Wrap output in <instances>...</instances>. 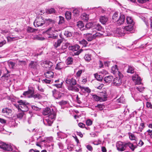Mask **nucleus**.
Instances as JSON below:
<instances>
[{"label": "nucleus", "mask_w": 152, "mask_h": 152, "mask_svg": "<svg viewBox=\"0 0 152 152\" xmlns=\"http://www.w3.org/2000/svg\"><path fill=\"white\" fill-rule=\"evenodd\" d=\"M102 29V27L99 24H93L92 26V32L96 31H101Z\"/></svg>", "instance_id": "14"}, {"label": "nucleus", "mask_w": 152, "mask_h": 152, "mask_svg": "<svg viewBox=\"0 0 152 152\" xmlns=\"http://www.w3.org/2000/svg\"><path fill=\"white\" fill-rule=\"evenodd\" d=\"M92 33H88L84 34V37L88 42L91 41L97 37H100L102 34L96 32L95 34L93 35L92 34Z\"/></svg>", "instance_id": "5"}, {"label": "nucleus", "mask_w": 152, "mask_h": 152, "mask_svg": "<svg viewBox=\"0 0 152 152\" xmlns=\"http://www.w3.org/2000/svg\"><path fill=\"white\" fill-rule=\"evenodd\" d=\"M77 25L80 30H81V28L84 27V25L82 21H79L77 22Z\"/></svg>", "instance_id": "35"}, {"label": "nucleus", "mask_w": 152, "mask_h": 152, "mask_svg": "<svg viewBox=\"0 0 152 152\" xmlns=\"http://www.w3.org/2000/svg\"><path fill=\"white\" fill-rule=\"evenodd\" d=\"M18 103L19 104H14V106L18 110H20L22 112H26L28 110V108L27 105L29 104V103L25 101L20 100L18 101Z\"/></svg>", "instance_id": "3"}, {"label": "nucleus", "mask_w": 152, "mask_h": 152, "mask_svg": "<svg viewBox=\"0 0 152 152\" xmlns=\"http://www.w3.org/2000/svg\"><path fill=\"white\" fill-rule=\"evenodd\" d=\"M116 146L118 151H124L126 148V143L119 141L116 143Z\"/></svg>", "instance_id": "8"}, {"label": "nucleus", "mask_w": 152, "mask_h": 152, "mask_svg": "<svg viewBox=\"0 0 152 152\" xmlns=\"http://www.w3.org/2000/svg\"><path fill=\"white\" fill-rule=\"evenodd\" d=\"M31 107L34 110H39V107L34 105L32 106Z\"/></svg>", "instance_id": "61"}, {"label": "nucleus", "mask_w": 152, "mask_h": 152, "mask_svg": "<svg viewBox=\"0 0 152 152\" xmlns=\"http://www.w3.org/2000/svg\"><path fill=\"white\" fill-rule=\"evenodd\" d=\"M33 91H34L32 90L29 89L28 91L24 92L23 94V95L29 98H31L30 96L32 95Z\"/></svg>", "instance_id": "18"}, {"label": "nucleus", "mask_w": 152, "mask_h": 152, "mask_svg": "<svg viewBox=\"0 0 152 152\" xmlns=\"http://www.w3.org/2000/svg\"><path fill=\"white\" fill-rule=\"evenodd\" d=\"M35 29L31 27H28L27 29V31L28 32H33Z\"/></svg>", "instance_id": "51"}, {"label": "nucleus", "mask_w": 152, "mask_h": 152, "mask_svg": "<svg viewBox=\"0 0 152 152\" xmlns=\"http://www.w3.org/2000/svg\"><path fill=\"white\" fill-rule=\"evenodd\" d=\"M38 63L37 61H31L28 65L29 68L32 69H37Z\"/></svg>", "instance_id": "12"}, {"label": "nucleus", "mask_w": 152, "mask_h": 152, "mask_svg": "<svg viewBox=\"0 0 152 152\" xmlns=\"http://www.w3.org/2000/svg\"><path fill=\"white\" fill-rule=\"evenodd\" d=\"M64 66V64L63 62H60L57 64L55 69H56L61 70L63 69Z\"/></svg>", "instance_id": "21"}, {"label": "nucleus", "mask_w": 152, "mask_h": 152, "mask_svg": "<svg viewBox=\"0 0 152 152\" xmlns=\"http://www.w3.org/2000/svg\"><path fill=\"white\" fill-rule=\"evenodd\" d=\"M104 105L102 104H98L97 106H96V107H98L100 110H102L103 109Z\"/></svg>", "instance_id": "55"}, {"label": "nucleus", "mask_w": 152, "mask_h": 152, "mask_svg": "<svg viewBox=\"0 0 152 152\" xmlns=\"http://www.w3.org/2000/svg\"><path fill=\"white\" fill-rule=\"evenodd\" d=\"M83 16L85 17V18H84V19L86 20H88V15L86 14H83Z\"/></svg>", "instance_id": "64"}, {"label": "nucleus", "mask_w": 152, "mask_h": 152, "mask_svg": "<svg viewBox=\"0 0 152 152\" xmlns=\"http://www.w3.org/2000/svg\"><path fill=\"white\" fill-rule=\"evenodd\" d=\"M101 97H99L96 95H93V97L94 100L96 101H99L100 102L104 101L107 100V95L106 94H103L101 95Z\"/></svg>", "instance_id": "11"}, {"label": "nucleus", "mask_w": 152, "mask_h": 152, "mask_svg": "<svg viewBox=\"0 0 152 152\" xmlns=\"http://www.w3.org/2000/svg\"><path fill=\"white\" fill-rule=\"evenodd\" d=\"M42 114L45 115H48V116L44 120L43 123L45 124L48 126H51L53 123L56 117V113L53 109L47 107L44 109Z\"/></svg>", "instance_id": "1"}, {"label": "nucleus", "mask_w": 152, "mask_h": 152, "mask_svg": "<svg viewBox=\"0 0 152 152\" xmlns=\"http://www.w3.org/2000/svg\"><path fill=\"white\" fill-rule=\"evenodd\" d=\"M137 2L140 4L146 3L147 2H148L149 0H137Z\"/></svg>", "instance_id": "49"}, {"label": "nucleus", "mask_w": 152, "mask_h": 152, "mask_svg": "<svg viewBox=\"0 0 152 152\" xmlns=\"http://www.w3.org/2000/svg\"><path fill=\"white\" fill-rule=\"evenodd\" d=\"M0 148L5 151H11L12 150V147L10 145L6 144L0 141Z\"/></svg>", "instance_id": "9"}, {"label": "nucleus", "mask_w": 152, "mask_h": 152, "mask_svg": "<svg viewBox=\"0 0 152 152\" xmlns=\"http://www.w3.org/2000/svg\"><path fill=\"white\" fill-rule=\"evenodd\" d=\"M59 20L58 23L59 24H61L64 23V18L61 16H59Z\"/></svg>", "instance_id": "45"}, {"label": "nucleus", "mask_w": 152, "mask_h": 152, "mask_svg": "<svg viewBox=\"0 0 152 152\" xmlns=\"http://www.w3.org/2000/svg\"><path fill=\"white\" fill-rule=\"evenodd\" d=\"M69 43H67L64 44V45H63L61 48L62 49H65L67 48L69 46Z\"/></svg>", "instance_id": "52"}, {"label": "nucleus", "mask_w": 152, "mask_h": 152, "mask_svg": "<svg viewBox=\"0 0 152 152\" xmlns=\"http://www.w3.org/2000/svg\"><path fill=\"white\" fill-rule=\"evenodd\" d=\"M23 112L22 111L21 113H18L17 114V116L18 118L21 119L22 118L24 114Z\"/></svg>", "instance_id": "43"}, {"label": "nucleus", "mask_w": 152, "mask_h": 152, "mask_svg": "<svg viewBox=\"0 0 152 152\" xmlns=\"http://www.w3.org/2000/svg\"><path fill=\"white\" fill-rule=\"evenodd\" d=\"M132 79L133 81H135L136 84H140L141 83V78L138 75H133Z\"/></svg>", "instance_id": "13"}, {"label": "nucleus", "mask_w": 152, "mask_h": 152, "mask_svg": "<svg viewBox=\"0 0 152 152\" xmlns=\"http://www.w3.org/2000/svg\"><path fill=\"white\" fill-rule=\"evenodd\" d=\"M45 11L46 13L49 14L55 13L56 12V11L53 8L47 9L45 10Z\"/></svg>", "instance_id": "28"}, {"label": "nucleus", "mask_w": 152, "mask_h": 152, "mask_svg": "<svg viewBox=\"0 0 152 152\" xmlns=\"http://www.w3.org/2000/svg\"><path fill=\"white\" fill-rule=\"evenodd\" d=\"M91 55L86 54L84 57V58L86 61H89L91 59Z\"/></svg>", "instance_id": "37"}, {"label": "nucleus", "mask_w": 152, "mask_h": 152, "mask_svg": "<svg viewBox=\"0 0 152 152\" xmlns=\"http://www.w3.org/2000/svg\"><path fill=\"white\" fill-rule=\"evenodd\" d=\"M54 28L52 26L51 27L49 28L46 31L48 35V37L53 39L57 38L58 37L57 34H54V31H55Z\"/></svg>", "instance_id": "4"}, {"label": "nucleus", "mask_w": 152, "mask_h": 152, "mask_svg": "<svg viewBox=\"0 0 152 152\" xmlns=\"http://www.w3.org/2000/svg\"><path fill=\"white\" fill-rule=\"evenodd\" d=\"M136 89L137 90L140 92H142L144 90V88L142 87H140L139 86L138 87H137L136 88Z\"/></svg>", "instance_id": "60"}, {"label": "nucleus", "mask_w": 152, "mask_h": 152, "mask_svg": "<svg viewBox=\"0 0 152 152\" xmlns=\"http://www.w3.org/2000/svg\"><path fill=\"white\" fill-rule=\"evenodd\" d=\"M64 34L67 37H70L72 36V33L71 32L66 31L64 32Z\"/></svg>", "instance_id": "39"}, {"label": "nucleus", "mask_w": 152, "mask_h": 152, "mask_svg": "<svg viewBox=\"0 0 152 152\" xmlns=\"http://www.w3.org/2000/svg\"><path fill=\"white\" fill-rule=\"evenodd\" d=\"M65 16L66 19L67 20H69L71 18V13L70 12H66L65 13Z\"/></svg>", "instance_id": "32"}, {"label": "nucleus", "mask_w": 152, "mask_h": 152, "mask_svg": "<svg viewBox=\"0 0 152 152\" xmlns=\"http://www.w3.org/2000/svg\"><path fill=\"white\" fill-rule=\"evenodd\" d=\"M145 127L144 123H141L140 124V126L138 128V131L141 132Z\"/></svg>", "instance_id": "46"}, {"label": "nucleus", "mask_w": 152, "mask_h": 152, "mask_svg": "<svg viewBox=\"0 0 152 152\" xmlns=\"http://www.w3.org/2000/svg\"><path fill=\"white\" fill-rule=\"evenodd\" d=\"M146 105L147 107L151 109H152V105L150 102H147Z\"/></svg>", "instance_id": "56"}, {"label": "nucleus", "mask_w": 152, "mask_h": 152, "mask_svg": "<svg viewBox=\"0 0 152 152\" xmlns=\"http://www.w3.org/2000/svg\"><path fill=\"white\" fill-rule=\"evenodd\" d=\"M113 79V76L110 75L104 77V80L106 83H110L112 81Z\"/></svg>", "instance_id": "24"}, {"label": "nucleus", "mask_w": 152, "mask_h": 152, "mask_svg": "<svg viewBox=\"0 0 152 152\" xmlns=\"http://www.w3.org/2000/svg\"><path fill=\"white\" fill-rule=\"evenodd\" d=\"M8 64L10 68L13 69L14 68V66H15V63L13 62L10 61L9 62Z\"/></svg>", "instance_id": "48"}, {"label": "nucleus", "mask_w": 152, "mask_h": 152, "mask_svg": "<svg viewBox=\"0 0 152 152\" xmlns=\"http://www.w3.org/2000/svg\"><path fill=\"white\" fill-rule=\"evenodd\" d=\"M93 24H94L92 23H88L86 24L85 27L87 29H91L92 30V26H93Z\"/></svg>", "instance_id": "36"}, {"label": "nucleus", "mask_w": 152, "mask_h": 152, "mask_svg": "<svg viewBox=\"0 0 152 152\" xmlns=\"http://www.w3.org/2000/svg\"><path fill=\"white\" fill-rule=\"evenodd\" d=\"M126 148L128 146L132 151H134L135 149L137 147V145H134L133 143L129 142L126 143Z\"/></svg>", "instance_id": "22"}, {"label": "nucleus", "mask_w": 152, "mask_h": 152, "mask_svg": "<svg viewBox=\"0 0 152 152\" xmlns=\"http://www.w3.org/2000/svg\"><path fill=\"white\" fill-rule=\"evenodd\" d=\"M122 75L121 74H119V77H116L114 78L112 83L113 86H118L122 83V80L121 77Z\"/></svg>", "instance_id": "10"}, {"label": "nucleus", "mask_w": 152, "mask_h": 152, "mask_svg": "<svg viewBox=\"0 0 152 152\" xmlns=\"http://www.w3.org/2000/svg\"><path fill=\"white\" fill-rule=\"evenodd\" d=\"M45 23V22L42 16H40L37 17L34 22V25L35 27H37L42 26Z\"/></svg>", "instance_id": "6"}, {"label": "nucleus", "mask_w": 152, "mask_h": 152, "mask_svg": "<svg viewBox=\"0 0 152 152\" xmlns=\"http://www.w3.org/2000/svg\"><path fill=\"white\" fill-rule=\"evenodd\" d=\"M46 138V143H49L53 141V138L52 137H48L45 138Z\"/></svg>", "instance_id": "42"}, {"label": "nucleus", "mask_w": 152, "mask_h": 152, "mask_svg": "<svg viewBox=\"0 0 152 152\" xmlns=\"http://www.w3.org/2000/svg\"><path fill=\"white\" fill-rule=\"evenodd\" d=\"M129 139L131 140H134L136 139V137L134 136V134L131 133H129Z\"/></svg>", "instance_id": "40"}, {"label": "nucleus", "mask_w": 152, "mask_h": 152, "mask_svg": "<svg viewBox=\"0 0 152 152\" xmlns=\"http://www.w3.org/2000/svg\"><path fill=\"white\" fill-rule=\"evenodd\" d=\"M73 62V59L72 58H68L66 61L67 64H71Z\"/></svg>", "instance_id": "44"}, {"label": "nucleus", "mask_w": 152, "mask_h": 152, "mask_svg": "<svg viewBox=\"0 0 152 152\" xmlns=\"http://www.w3.org/2000/svg\"><path fill=\"white\" fill-rule=\"evenodd\" d=\"M80 43L82 44L83 46L84 47H86L88 46V43L85 39H83L82 40L79 41Z\"/></svg>", "instance_id": "33"}, {"label": "nucleus", "mask_w": 152, "mask_h": 152, "mask_svg": "<svg viewBox=\"0 0 152 152\" xmlns=\"http://www.w3.org/2000/svg\"><path fill=\"white\" fill-rule=\"evenodd\" d=\"M95 78L99 81H102V76L100 75H99L97 73L94 74Z\"/></svg>", "instance_id": "34"}, {"label": "nucleus", "mask_w": 152, "mask_h": 152, "mask_svg": "<svg viewBox=\"0 0 152 152\" xmlns=\"http://www.w3.org/2000/svg\"><path fill=\"white\" fill-rule=\"evenodd\" d=\"M42 82L43 83H51L52 82V80H48L46 79L43 80Z\"/></svg>", "instance_id": "50"}, {"label": "nucleus", "mask_w": 152, "mask_h": 152, "mask_svg": "<svg viewBox=\"0 0 152 152\" xmlns=\"http://www.w3.org/2000/svg\"><path fill=\"white\" fill-rule=\"evenodd\" d=\"M86 124L88 126H90L92 124V121L90 120H88L86 121Z\"/></svg>", "instance_id": "58"}, {"label": "nucleus", "mask_w": 152, "mask_h": 152, "mask_svg": "<svg viewBox=\"0 0 152 152\" xmlns=\"http://www.w3.org/2000/svg\"><path fill=\"white\" fill-rule=\"evenodd\" d=\"M76 100H77V103L79 104H81V102L80 100V98H79L78 96V95H77V96H76Z\"/></svg>", "instance_id": "63"}, {"label": "nucleus", "mask_w": 152, "mask_h": 152, "mask_svg": "<svg viewBox=\"0 0 152 152\" xmlns=\"http://www.w3.org/2000/svg\"><path fill=\"white\" fill-rule=\"evenodd\" d=\"M127 72L128 73H133L134 72V67L129 66L127 70Z\"/></svg>", "instance_id": "41"}, {"label": "nucleus", "mask_w": 152, "mask_h": 152, "mask_svg": "<svg viewBox=\"0 0 152 152\" xmlns=\"http://www.w3.org/2000/svg\"><path fill=\"white\" fill-rule=\"evenodd\" d=\"M126 22L128 24H133L134 23L132 18L129 16L127 17L126 18Z\"/></svg>", "instance_id": "30"}, {"label": "nucleus", "mask_w": 152, "mask_h": 152, "mask_svg": "<svg viewBox=\"0 0 152 152\" xmlns=\"http://www.w3.org/2000/svg\"><path fill=\"white\" fill-rule=\"evenodd\" d=\"M63 42V40L61 39H58L56 41L54 42V46L55 48H57L60 46Z\"/></svg>", "instance_id": "27"}, {"label": "nucleus", "mask_w": 152, "mask_h": 152, "mask_svg": "<svg viewBox=\"0 0 152 152\" xmlns=\"http://www.w3.org/2000/svg\"><path fill=\"white\" fill-rule=\"evenodd\" d=\"M44 75L47 78H52L53 76L54 73L51 71H48L45 73Z\"/></svg>", "instance_id": "20"}, {"label": "nucleus", "mask_w": 152, "mask_h": 152, "mask_svg": "<svg viewBox=\"0 0 152 152\" xmlns=\"http://www.w3.org/2000/svg\"><path fill=\"white\" fill-rule=\"evenodd\" d=\"M65 81L66 84L68 85V89L69 90L77 92L79 91V88L77 86H75L77 84L75 79L71 77L67 78Z\"/></svg>", "instance_id": "2"}, {"label": "nucleus", "mask_w": 152, "mask_h": 152, "mask_svg": "<svg viewBox=\"0 0 152 152\" xmlns=\"http://www.w3.org/2000/svg\"><path fill=\"white\" fill-rule=\"evenodd\" d=\"M44 21L45 23L48 25L51 24L53 26V24L55 23L54 21L53 20L50 19H46Z\"/></svg>", "instance_id": "29"}, {"label": "nucleus", "mask_w": 152, "mask_h": 152, "mask_svg": "<svg viewBox=\"0 0 152 152\" xmlns=\"http://www.w3.org/2000/svg\"><path fill=\"white\" fill-rule=\"evenodd\" d=\"M100 22L102 24H104L108 20L107 18L104 16L100 17L99 18Z\"/></svg>", "instance_id": "23"}, {"label": "nucleus", "mask_w": 152, "mask_h": 152, "mask_svg": "<svg viewBox=\"0 0 152 152\" xmlns=\"http://www.w3.org/2000/svg\"><path fill=\"white\" fill-rule=\"evenodd\" d=\"M7 38L8 41H14L19 39L18 37H11L9 36L7 37Z\"/></svg>", "instance_id": "38"}, {"label": "nucleus", "mask_w": 152, "mask_h": 152, "mask_svg": "<svg viewBox=\"0 0 152 152\" xmlns=\"http://www.w3.org/2000/svg\"><path fill=\"white\" fill-rule=\"evenodd\" d=\"M52 66L53 63L49 61H45L42 64V66L44 68L48 69H50Z\"/></svg>", "instance_id": "15"}, {"label": "nucleus", "mask_w": 152, "mask_h": 152, "mask_svg": "<svg viewBox=\"0 0 152 152\" xmlns=\"http://www.w3.org/2000/svg\"><path fill=\"white\" fill-rule=\"evenodd\" d=\"M83 70H79L76 73V75L77 77H80L81 74H82Z\"/></svg>", "instance_id": "54"}, {"label": "nucleus", "mask_w": 152, "mask_h": 152, "mask_svg": "<svg viewBox=\"0 0 152 152\" xmlns=\"http://www.w3.org/2000/svg\"><path fill=\"white\" fill-rule=\"evenodd\" d=\"M2 112L5 113L6 115H8L11 114L12 111L11 110L8 109L7 108H5L2 110Z\"/></svg>", "instance_id": "26"}, {"label": "nucleus", "mask_w": 152, "mask_h": 152, "mask_svg": "<svg viewBox=\"0 0 152 152\" xmlns=\"http://www.w3.org/2000/svg\"><path fill=\"white\" fill-rule=\"evenodd\" d=\"M86 147L87 149L89 151H91L93 150L92 147L89 145H87Z\"/></svg>", "instance_id": "59"}, {"label": "nucleus", "mask_w": 152, "mask_h": 152, "mask_svg": "<svg viewBox=\"0 0 152 152\" xmlns=\"http://www.w3.org/2000/svg\"><path fill=\"white\" fill-rule=\"evenodd\" d=\"M67 102H68L67 101L62 100L61 101L59 102L58 103L61 106H62L67 104Z\"/></svg>", "instance_id": "47"}, {"label": "nucleus", "mask_w": 152, "mask_h": 152, "mask_svg": "<svg viewBox=\"0 0 152 152\" xmlns=\"http://www.w3.org/2000/svg\"><path fill=\"white\" fill-rule=\"evenodd\" d=\"M125 20V17L124 15H121L118 20H117V23L119 25L123 24Z\"/></svg>", "instance_id": "17"}, {"label": "nucleus", "mask_w": 152, "mask_h": 152, "mask_svg": "<svg viewBox=\"0 0 152 152\" xmlns=\"http://www.w3.org/2000/svg\"><path fill=\"white\" fill-rule=\"evenodd\" d=\"M62 83L63 82H61L60 83L55 84L54 85V86L58 88H61L62 86Z\"/></svg>", "instance_id": "57"}, {"label": "nucleus", "mask_w": 152, "mask_h": 152, "mask_svg": "<svg viewBox=\"0 0 152 152\" xmlns=\"http://www.w3.org/2000/svg\"><path fill=\"white\" fill-rule=\"evenodd\" d=\"M78 126L82 128H83L85 127V125L83 123H80L78 124Z\"/></svg>", "instance_id": "62"}, {"label": "nucleus", "mask_w": 152, "mask_h": 152, "mask_svg": "<svg viewBox=\"0 0 152 152\" xmlns=\"http://www.w3.org/2000/svg\"><path fill=\"white\" fill-rule=\"evenodd\" d=\"M80 47L78 45H75L73 46H69V49L73 51H76L74 52V54L75 55H79L83 51V50L80 49L79 50Z\"/></svg>", "instance_id": "7"}, {"label": "nucleus", "mask_w": 152, "mask_h": 152, "mask_svg": "<svg viewBox=\"0 0 152 152\" xmlns=\"http://www.w3.org/2000/svg\"><path fill=\"white\" fill-rule=\"evenodd\" d=\"M116 33L119 34V36H123L126 34V32H125L124 28H119L117 29Z\"/></svg>", "instance_id": "16"}, {"label": "nucleus", "mask_w": 152, "mask_h": 152, "mask_svg": "<svg viewBox=\"0 0 152 152\" xmlns=\"http://www.w3.org/2000/svg\"><path fill=\"white\" fill-rule=\"evenodd\" d=\"M30 97H33L35 99H40L42 98V96L39 94H34L33 91L32 95Z\"/></svg>", "instance_id": "25"}, {"label": "nucleus", "mask_w": 152, "mask_h": 152, "mask_svg": "<svg viewBox=\"0 0 152 152\" xmlns=\"http://www.w3.org/2000/svg\"><path fill=\"white\" fill-rule=\"evenodd\" d=\"M118 16V13L117 12H115V13L113 14V16L112 18L113 20H116V18Z\"/></svg>", "instance_id": "53"}, {"label": "nucleus", "mask_w": 152, "mask_h": 152, "mask_svg": "<svg viewBox=\"0 0 152 152\" xmlns=\"http://www.w3.org/2000/svg\"><path fill=\"white\" fill-rule=\"evenodd\" d=\"M124 29L125 32H126V34L129 33V32L131 33L133 30V26L132 25L124 27Z\"/></svg>", "instance_id": "19"}, {"label": "nucleus", "mask_w": 152, "mask_h": 152, "mask_svg": "<svg viewBox=\"0 0 152 152\" xmlns=\"http://www.w3.org/2000/svg\"><path fill=\"white\" fill-rule=\"evenodd\" d=\"M82 92L84 93H90L91 92V90L88 87H83L81 90Z\"/></svg>", "instance_id": "31"}]
</instances>
